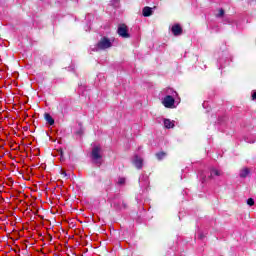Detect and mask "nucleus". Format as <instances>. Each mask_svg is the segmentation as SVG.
I'll return each mask as SVG.
<instances>
[{
  "instance_id": "obj_20",
  "label": "nucleus",
  "mask_w": 256,
  "mask_h": 256,
  "mask_svg": "<svg viewBox=\"0 0 256 256\" xmlns=\"http://www.w3.org/2000/svg\"><path fill=\"white\" fill-rule=\"evenodd\" d=\"M252 99H253V100L256 99V91L253 92V94H252Z\"/></svg>"
},
{
  "instance_id": "obj_7",
  "label": "nucleus",
  "mask_w": 256,
  "mask_h": 256,
  "mask_svg": "<svg viewBox=\"0 0 256 256\" xmlns=\"http://www.w3.org/2000/svg\"><path fill=\"white\" fill-rule=\"evenodd\" d=\"M172 33L175 35V37H178V35H181L183 33V28L179 24H176L172 26Z\"/></svg>"
},
{
  "instance_id": "obj_4",
  "label": "nucleus",
  "mask_w": 256,
  "mask_h": 256,
  "mask_svg": "<svg viewBox=\"0 0 256 256\" xmlns=\"http://www.w3.org/2000/svg\"><path fill=\"white\" fill-rule=\"evenodd\" d=\"M117 33L123 39H129V37H131V35L129 34V28L125 24H120L118 26Z\"/></svg>"
},
{
  "instance_id": "obj_14",
  "label": "nucleus",
  "mask_w": 256,
  "mask_h": 256,
  "mask_svg": "<svg viewBox=\"0 0 256 256\" xmlns=\"http://www.w3.org/2000/svg\"><path fill=\"white\" fill-rule=\"evenodd\" d=\"M156 157H157L158 161H161V160L165 159V157H167V153L159 152L156 154Z\"/></svg>"
},
{
  "instance_id": "obj_17",
  "label": "nucleus",
  "mask_w": 256,
  "mask_h": 256,
  "mask_svg": "<svg viewBox=\"0 0 256 256\" xmlns=\"http://www.w3.org/2000/svg\"><path fill=\"white\" fill-rule=\"evenodd\" d=\"M118 185H125V178H119Z\"/></svg>"
},
{
  "instance_id": "obj_1",
  "label": "nucleus",
  "mask_w": 256,
  "mask_h": 256,
  "mask_svg": "<svg viewBox=\"0 0 256 256\" xmlns=\"http://www.w3.org/2000/svg\"><path fill=\"white\" fill-rule=\"evenodd\" d=\"M110 47H113V41L107 37H103L94 48H92V51H105V49H110Z\"/></svg>"
},
{
  "instance_id": "obj_10",
  "label": "nucleus",
  "mask_w": 256,
  "mask_h": 256,
  "mask_svg": "<svg viewBox=\"0 0 256 256\" xmlns=\"http://www.w3.org/2000/svg\"><path fill=\"white\" fill-rule=\"evenodd\" d=\"M165 95H169L170 97H178L177 91L173 90V88H167L164 90Z\"/></svg>"
},
{
  "instance_id": "obj_2",
  "label": "nucleus",
  "mask_w": 256,
  "mask_h": 256,
  "mask_svg": "<svg viewBox=\"0 0 256 256\" xmlns=\"http://www.w3.org/2000/svg\"><path fill=\"white\" fill-rule=\"evenodd\" d=\"M91 157L96 165H101V159H103V155H101V146H94L92 148Z\"/></svg>"
},
{
  "instance_id": "obj_8",
  "label": "nucleus",
  "mask_w": 256,
  "mask_h": 256,
  "mask_svg": "<svg viewBox=\"0 0 256 256\" xmlns=\"http://www.w3.org/2000/svg\"><path fill=\"white\" fill-rule=\"evenodd\" d=\"M221 175H223V172H221V170H218L216 168H212L210 170V179H213V177H221Z\"/></svg>"
},
{
  "instance_id": "obj_9",
  "label": "nucleus",
  "mask_w": 256,
  "mask_h": 256,
  "mask_svg": "<svg viewBox=\"0 0 256 256\" xmlns=\"http://www.w3.org/2000/svg\"><path fill=\"white\" fill-rule=\"evenodd\" d=\"M142 13L144 17H151L153 15V8L146 6L143 8Z\"/></svg>"
},
{
  "instance_id": "obj_15",
  "label": "nucleus",
  "mask_w": 256,
  "mask_h": 256,
  "mask_svg": "<svg viewBox=\"0 0 256 256\" xmlns=\"http://www.w3.org/2000/svg\"><path fill=\"white\" fill-rule=\"evenodd\" d=\"M247 205H249L250 207H253V205H255V200H253V198H249L247 200Z\"/></svg>"
},
{
  "instance_id": "obj_3",
  "label": "nucleus",
  "mask_w": 256,
  "mask_h": 256,
  "mask_svg": "<svg viewBox=\"0 0 256 256\" xmlns=\"http://www.w3.org/2000/svg\"><path fill=\"white\" fill-rule=\"evenodd\" d=\"M175 99H177L176 97L170 96V95H166L163 99H162V105H164V107H166V109H175Z\"/></svg>"
},
{
  "instance_id": "obj_19",
  "label": "nucleus",
  "mask_w": 256,
  "mask_h": 256,
  "mask_svg": "<svg viewBox=\"0 0 256 256\" xmlns=\"http://www.w3.org/2000/svg\"><path fill=\"white\" fill-rule=\"evenodd\" d=\"M61 175H63L64 177H68L67 172H65L64 170H61Z\"/></svg>"
},
{
  "instance_id": "obj_11",
  "label": "nucleus",
  "mask_w": 256,
  "mask_h": 256,
  "mask_svg": "<svg viewBox=\"0 0 256 256\" xmlns=\"http://www.w3.org/2000/svg\"><path fill=\"white\" fill-rule=\"evenodd\" d=\"M164 127L166 129H173L175 127V122L169 119H164Z\"/></svg>"
},
{
  "instance_id": "obj_16",
  "label": "nucleus",
  "mask_w": 256,
  "mask_h": 256,
  "mask_svg": "<svg viewBox=\"0 0 256 256\" xmlns=\"http://www.w3.org/2000/svg\"><path fill=\"white\" fill-rule=\"evenodd\" d=\"M225 15V10L220 9L219 13L216 15V17H223Z\"/></svg>"
},
{
  "instance_id": "obj_12",
  "label": "nucleus",
  "mask_w": 256,
  "mask_h": 256,
  "mask_svg": "<svg viewBox=\"0 0 256 256\" xmlns=\"http://www.w3.org/2000/svg\"><path fill=\"white\" fill-rule=\"evenodd\" d=\"M249 173H251L249 168H243L240 170L239 175H240L241 179H245L249 175Z\"/></svg>"
},
{
  "instance_id": "obj_18",
  "label": "nucleus",
  "mask_w": 256,
  "mask_h": 256,
  "mask_svg": "<svg viewBox=\"0 0 256 256\" xmlns=\"http://www.w3.org/2000/svg\"><path fill=\"white\" fill-rule=\"evenodd\" d=\"M112 5L114 7H119V0H112Z\"/></svg>"
},
{
  "instance_id": "obj_6",
  "label": "nucleus",
  "mask_w": 256,
  "mask_h": 256,
  "mask_svg": "<svg viewBox=\"0 0 256 256\" xmlns=\"http://www.w3.org/2000/svg\"><path fill=\"white\" fill-rule=\"evenodd\" d=\"M132 162L136 169H143V158H141L139 155H135Z\"/></svg>"
},
{
  "instance_id": "obj_5",
  "label": "nucleus",
  "mask_w": 256,
  "mask_h": 256,
  "mask_svg": "<svg viewBox=\"0 0 256 256\" xmlns=\"http://www.w3.org/2000/svg\"><path fill=\"white\" fill-rule=\"evenodd\" d=\"M139 185L142 189H147V187H149V177H147V175H141Z\"/></svg>"
},
{
  "instance_id": "obj_13",
  "label": "nucleus",
  "mask_w": 256,
  "mask_h": 256,
  "mask_svg": "<svg viewBox=\"0 0 256 256\" xmlns=\"http://www.w3.org/2000/svg\"><path fill=\"white\" fill-rule=\"evenodd\" d=\"M45 120L49 125H55V120L50 114H45Z\"/></svg>"
}]
</instances>
